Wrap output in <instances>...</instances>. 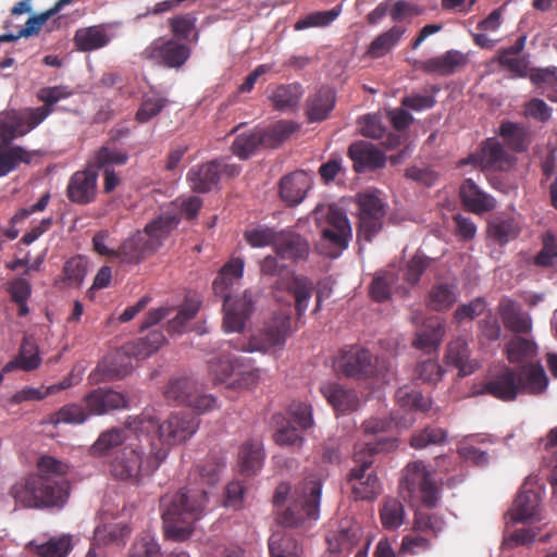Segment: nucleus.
Instances as JSON below:
<instances>
[{
	"label": "nucleus",
	"mask_w": 557,
	"mask_h": 557,
	"mask_svg": "<svg viewBox=\"0 0 557 557\" xmlns=\"http://www.w3.org/2000/svg\"><path fill=\"white\" fill-rule=\"evenodd\" d=\"M37 468L38 473L17 480L9 494L24 508H62L70 496V484L64 478L69 466L51 456H42Z\"/></svg>",
	"instance_id": "f257e3e1"
},
{
	"label": "nucleus",
	"mask_w": 557,
	"mask_h": 557,
	"mask_svg": "<svg viewBox=\"0 0 557 557\" xmlns=\"http://www.w3.org/2000/svg\"><path fill=\"white\" fill-rule=\"evenodd\" d=\"M183 490L161 498L164 535L174 541H185L194 532L195 522L203 516L207 504L209 478L199 472Z\"/></svg>",
	"instance_id": "f03ea898"
},
{
	"label": "nucleus",
	"mask_w": 557,
	"mask_h": 557,
	"mask_svg": "<svg viewBox=\"0 0 557 557\" xmlns=\"http://www.w3.org/2000/svg\"><path fill=\"white\" fill-rule=\"evenodd\" d=\"M245 261L236 257L226 262L212 283L216 296L223 300V327L226 332L240 333L255 311L252 294L245 290L240 296H232L233 289L239 285L244 273Z\"/></svg>",
	"instance_id": "7ed1b4c3"
},
{
	"label": "nucleus",
	"mask_w": 557,
	"mask_h": 557,
	"mask_svg": "<svg viewBox=\"0 0 557 557\" xmlns=\"http://www.w3.org/2000/svg\"><path fill=\"white\" fill-rule=\"evenodd\" d=\"M395 449L391 438H379L375 443H357L354 451L355 466L347 474V483L357 500H371L381 493L380 480L372 468L373 456Z\"/></svg>",
	"instance_id": "20e7f679"
},
{
	"label": "nucleus",
	"mask_w": 557,
	"mask_h": 557,
	"mask_svg": "<svg viewBox=\"0 0 557 557\" xmlns=\"http://www.w3.org/2000/svg\"><path fill=\"white\" fill-rule=\"evenodd\" d=\"M127 426L138 434L146 433L156 436L161 445H176L185 442L196 431L198 421L194 416L186 412H173L165 420L160 422L151 412L145 411L136 417H129ZM158 447L152 444L151 447ZM169 450V448L166 447Z\"/></svg>",
	"instance_id": "39448f33"
},
{
	"label": "nucleus",
	"mask_w": 557,
	"mask_h": 557,
	"mask_svg": "<svg viewBox=\"0 0 557 557\" xmlns=\"http://www.w3.org/2000/svg\"><path fill=\"white\" fill-rule=\"evenodd\" d=\"M177 218L174 215H159L143 231H137L119 246L117 260L124 263L137 264L153 255L177 227Z\"/></svg>",
	"instance_id": "423d86ee"
},
{
	"label": "nucleus",
	"mask_w": 557,
	"mask_h": 557,
	"mask_svg": "<svg viewBox=\"0 0 557 557\" xmlns=\"http://www.w3.org/2000/svg\"><path fill=\"white\" fill-rule=\"evenodd\" d=\"M166 457L168 449L164 447L152 446L144 458L139 449L125 446L112 460L111 474L117 480L137 484L157 471Z\"/></svg>",
	"instance_id": "0eeeda50"
},
{
	"label": "nucleus",
	"mask_w": 557,
	"mask_h": 557,
	"mask_svg": "<svg viewBox=\"0 0 557 557\" xmlns=\"http://www.w3.org/2000/svg\"><path fill=\"white\" fill-rule=\"evenodd\" d=\"M322 482L317 478H307L298 483L292 494L290 504L277 513V523L292 528L307 520H317L320 512Z\"/></svg>",
	"instance_id": "6e6552de"
},
{
	"label": "nucleus",
	"mask_w": 557,
	"mask_h": 557,
	"mask_svg": "<svg viewBox=\"0 0 557 557\" xmlns=\"http://www.w3.org/2000/svg\"><path fill=\"white\" fill-rule=\"evenodd\" d=\"M399 488L405 499H420L426 507H435L440 498V487L432 479L423 461H413L404 470Z\"/></svg>",
	"instance_id": "1a4fd4ad"
},
{
	"label": "nucleus",
	"mask_w": 557,
	"mask_h": 557,
	"mask_svg": "<svg viewBox=\"0 0 557 557\" xmlns=\"http://www.w3.org/2000/svg\"><path fill=\"white\" fill-rule=\"evenodd\" d=\"M165 342L160 331H152L146 337L124 344L114 355L111 367L107 369V377L121 379L133 368L132 358L146 359L154 354Z\"/></svg>",
	"instance_id": "9d476101"
},
{
	"label": "nucleus",
	"mask_w": 557,
	"mask_h": 557,
	"mask_svg": "<svg viewBox=\"0 0 557 557\" xmlns=\"http://www.w3.org/2000/svg\"><path fill=\"white\" fill-rule=\"evenodd\" d=\"M352 237L350 222L345 212L330 208L321 225L317 248L321 255L337 258L348 247Z\"/></svg>",
	"instance_id": "9b49d317"
},
{
	"label": "nucleus",
	"mask_w": 557,
	"mask_h": 557,
	"mask_svg": "<svg viewBox=\"0 0 557 557\" xmlns=\"http://www.w3.org/2000/svg\"><path fill=\"white\" fill-rule=\"evenodd\" d=\"M34 107L7 109L0 112V148L24 137L44 122L45 112Z\"/></svg>",
	"instance_id": "f8f14e48"
},
{
	"label": "nucleus",
	"mask_w": 557,
	"mask_h": 557,
	"mask_svg": "<svg viewBox=\"0 0 557 557\" xmlns=\"http://www.w3.org/2000/svg\"><path fill=\"white\" fill-rule=\"evenodd\" d=\"M358 206V242L371 243L382 231L386 215V203L372 191L357 195Z\"/></svg>",
	"instance_id": "ddd939ff"
},
{
	"label": "nucleus",
	"mask_w": 557,
	"mask_h": 557,
	"mask_svg": "<svg viewBox=\"0 0 557 557\" xmlns=\"http://www.w3.org/2000/svg\"><path fill=\"white\" fill-rule=\"evenodd\" d=\"M292 334L290 309L280 310L267 319L257 334L250 339L251 350L267 351L283 346Z\"/></svg>",
	"instance_id": "4468645a"
},
{
	"label": "nucleus",
	"mask_w": 557,
	"mask_h": 557,
	"mask_svg": "<svg viewBox=\"0 0 557 557\" xmlns=\"http://www.w3.org/2000/svg\"><path fill=\"white\" fill-rule=\"evenodd\" d=\"M166 401L185 405L199 412L209 408L206 386L194 377H176L168 382L163 389Z\"/></svg>",
	"instance_id": "2eb2a0df"
},
{
	"label": "nucleus",
	"mask_w": 557,
	"mask_h": 557,
	"mask_svg": "<svg viewBox=\"0 0 557 557\" xmlns=\"http://www.w3.org/2000/svg\"><path fill=\"white\" fill-rule=\"evenodd\" d=\"M141 58L156 65L177 69L188 60L189 48L174 38H157L145 48Z\"/></svg>",
	"instance_id": "dca6fc26"
},
{
	"label": "nucleus",
	"mask_w": 557,
	"mask_h": 557,
	"mask_svg": "<svg viewBox=\"0 0 557 557\" xmlns=\"http://www.w3.org/2000/svg\"><path fill=\"white\" fill-rule=\"evenodd\" d=\"M338 369L345 376L359 380L371 377L379 372L373 356L359 346L342 350Z\"/></svg>",
	"instance_id": "f3484780"
},
{
	"label": "nucleus",
	"mask_w": 557,
	"mask_h": 557,
	"mask_svg": "<svg viewBox=\"0 0 557 557\" xmlns=\"http://www.w3.org/2000/svg\"><path fill=\"white\" fill-rule=\"evenodd\" d=\"M359 540L360 528L350 518L332 523L325 535L327 550L333 554L351 552Z\"/></svg>",
	"instance_id": "a211bd4d"
},
{
	"label": "nucleus",
	"mask_w": 557,
	"mask_h": 557,
	"mask_svg": "<svg viewBox=\"0 0 557 557\" xmlns=\"http://www.w3.org/2000/svg\"><path fill=\"white\" fill-rule=\"evenodd\" d=\"M518 385L515 368L505 366L486 380L482 393L502 401H513L521 394Z\"/></svg>",
	"instance_id": "6ab92c4d"
},
{
	"label": "nucleus",
	"mask_w": 557,
	"mask_h": 557,
	"mask_svg": "<svg viewBox=\"0 0 557 557\" xmlns=\"http://www.w3.org/2000/svg\"><path fill=\"white\" fill-rule=\"evenodd\" d=\"M467 164L479 166L482 170H503L509 162L503 146L495 139H487L479 151L459 161V165Z\"/></svg>",
	"instance_id": "aec40b11"
},
{
	"label": "nucleus",
	"mask_w": 557,
	"mask_h": 557,
	"mask_svg": "<svg viewBox=\"0 0 557 557\" xmlns=\"http://www.w3.org/2000/svg\"><path fill=\"white\" fill-rule=\"evenodd\" d=\"M515 370L521 394L540 396L546 392L549 380L541 362H527L515 368Z\"/></svg>",
	"instance_id": "412c9836"
},
{
	"label": "nucleus",
	"mask_w": 557,
	"mask_h": 557,
	"mask_svg": "<svg viewBox=\"0 0 557 557\" xmlns=\"http://www.w3.org/2000/svg\"><path fill=\"white\" fill-rule=\"evenodd\" d=\"M98 174L89 169L75 172L67 184L66 196L77 205H88L97 196Z\"/></svg>",
	"instance_id": "4be33fe9"
},
{
	"label": "nucleus",
	"mask_w": 557,
	"mask_h": 557,
	"mask_svg": "<svg viewBox=\"0 0 557 557\" xmlns=\"http://www.w3.org/2000/svg\"><path fill=\"white\" fill-rule=\"evenodd\" d=\"M84 401L90 414L101 416L112 410L127 407L124 394L111 388L99 387L84 397Z\"/></svg>",
	"instance_id": "5701e85b"
},
{
	"label": "nucleus",
	"mask_w": 557,
	"mask_h": 557,
	"mask_svg": "<svg viewBox=\"0 0 557 557\" xmlns=\"http://www.w3.org/2000/svg\"><path fill=\"white\" fill-rule=\"evenodd\" d=\"M348 157L354 162L356 172L376 170L385 165V154L373 144L366 140L352 143L348 148Z\"/></svg>",
	"instance_id": "b1692460"
},
{
	"label": "nucleus",
	"mask_w": 557,
	"mask_h": 557,
	"mask_svg": "<svg viewBox=\"0 0 557 557\" xmlns=\"http://www.w3.org/2000/svg\"><path fill=\"white\" fill-rule=\"evenodd\" d=\"M280 290H287L294 297L297 317L301 318L313 295L314 283L307 276L293 274L276 285V292Z\"/></svg>",
	"instance_id": "393cba45"
},
{
	"label": "nucleus",
	"mask_w": 557,
	"mask_h": 557,
	"mask_svg": "<svg viewBox=\"0 0 557 557\" xmlns=\"http://www.w3.org/2000/svg\"><path fill=\"white\" fill-rule=\"evenodd\" d=\"M468 57L459 50H448L444 54L430 58L419 63V69L426 74L449 76L468 64Z\"/></svg>",
	"instance_id": "a878e982"
},
{
	"label": "nucleus",
	"mask_w": 557,
	"mask_h": 557,
	"mask_svg": "<svg viewBox=\"0 0 557 557\" xmlns=\"http://www.w3.org/2000/svg\"><path fill=\"white\" fill-rule=\"evenodd\" d=\"M531 483L532 479L528 478L513 502V506L509 511L513 522H524L533 519L539 512L541 497L539 492L529 487Z\"/></svg>",
	"instance_id": "bb28decb"
},
{
	"label": "nucleus",
	"mask_w": 557,
	"mask_h": 557,
	"mask_svg": "<svg viewBox=\"0 0 557 557\" xmlns=\"http://www.w3.org/2000/svg\"><path fill=\"white\" fill-rule=\"evenodd\" d=\"M459 195L463 207L476 214L492 211L495 206V199L484 193L472 178H467L460 185Z\"/></svg>",
	"instance_id": "cd10ccee"
},
{
	"label": "nucleus",
	"mask_w": 557,
	"mask_h": 557,
	"mask_svg": "<svg viewBox=\"0 0 557 557\" xmlns=\"http://www.w3.org/2000/svg\"><path fill=\"white\" fill-rule=\"evenodd\" d=\"M310 178L305 171H296L280 181V196L288 206L299 205L310 188Z\"/></svg>",
	"instance_id": "c85d7f7f"
},
{
	"label": "nucleus",
	"mask_w": 557,
	"mask_h": 557,
	"mask_svg": "<svg viewBox=\"0 0 557 557\" xmlns=\"http://www.w3.org/2000/svg\"><path fill=\"white\" fill-rule=\"evenodd\" d=\"M470 355L467 339L460 336L447 345L445 359L448 364L458 369L460 376H467L479 368V363Z\"/></svg>",
	"instance_id": "c756f323"
},
{
	"label": "nucleus",
	"mask_w": 557,
	"mask_h": 557,
	"mask_svg": "<svg viewBox=\"0 0 557 557\" xmlns=\"http://www.w3.org/2000/svg\"><path fill=\"white\" fill-rule=\"evenodd\" d=\"M499 314L505 327L512 332L515 335L523 336L532 332L531 317L517 309L516 304L506 299L498 306Z\"/></svg>",
	"instance_id": "7c9ffc66"
},
{
	"label": "nucleus",
	"mask_w": 557,
	"mask_h": 557,
	"mask_svg": "<svg viewBox=\"0 0 557 557\" xmlns=\"http://www.w3.org/2000/svg\"><path fill=\"white\" fill-rule=\"evenodd\" d=\"M274 250L282 259L298 261L308 258L310 247L308 242L300 235L290 232H280Z\"/></svg>",
	"instance_id": "2f4dec72"
},
{
	"label": "nucleus",
	"mask_w": 557,
	"mask_h": 557,
	"mask_svg": "<svg viewBox=\"0 0 557 557\" xmlns=\"http://www.w3.org/2000/svg\"><path fill=\"white\" fill-rule=\"evenodd\" d=\"M132 529L127 523L111 521L98 525L94 531L92 545L103 547L123 545L131 535Z\"/></svg>",
	"instance_id": "473e14b6"
},
{
	"label": "nucleus",
	"mask_w": 557,
	"mask_h": 557,
	"mask_svg": "<svg viewBox=\"0 0 557 557\" xmlns=\"http://www.w3.org/2000/svg\"><path fill=\"white\" fill-rule=\"evenodd\" d=\"M264 460L262 444L259 441L249 440L243 443L238 451V466L242 474L246 476L257 474Z\"/></svg>",
	"instance_id": "72a5a7b5"
},
{
	"label": "nucleus",
	"mask_w": 557,
	"mask_h": 557,
	"mask_svg": "<svg viewBox=\"0 0 557 557\" xmlns=\"http://www.w3.org/2000/svg\"><path fill=\"white\" fill-rule=\"evenodd\" d=\"M41 154L40 150H27L20 145L0 148V177L15 171L21 163L30 164L35 156Z\"/></svg>",
	"instance_id": "f704fd0d"
},
{
	"label": "nucleus",
	"mask_w": 557,
	"mask_h": 557,
	"mask_svg": "<svg viewBox=\"0 0 557 557\" xmlns=\"http://www.w3.org/2000/svg\"><path fill=\"white\" fill-rule=\"evenodd\" d=\"M406 33L407 27L405 25L395 24L371 41L366 54L371 59L385 57L399 44Z\"/></svg>",
	"instance_id": "c9c22d12"
},
{
	"label": "nucleus",
	"mask_w": 557,
	"mask_h": 557,
	"mask_svg": "<svg viewBox=\"0 0 557 557\" xmlns=\"http://www.w3.org/2000/svg\"><path fill=\"white\" fill-rule=\"evenodd\" d=\"M327 403L337 412H348L355 410L358 406V397L351 389H346L336 383H327L320 388Z\"/></svg>",
	"instance_id": "e433bc0d"
},
{
	"label": "nucleus",
	"mask_w": 557,
	"mask_h": 557,
	"mask_svg": "<svg viewBox=\"0 0 557 557\" xmlns=\"http://www.w3.org/2000/svg\"><path fill=\"white\" fill-rule=\"evenodd\" d=\"M335 92L330 87H321L312 95L307 104V116L310 122H321L325 120L335 106Z\"/></svg>",
	"instance_id": "4c0bfd02"
},
{
	"label": "nucleus",
	"mask_w": 557,
	"mask_h": 557,
	"mask_svg": "<svg viewBox=\"0 0 557 557\" xmlns=\"http://www.w3.org/2000/svg\"><path fill=\"white\" fill-rule=\"evenodd\" d=\"M504 354L510 363H522L537 356L539 346L532 338L513 335L506 343Z\"/></svg>",
	"instance_id": "58836bf2"
},
{
	"label": "nucleus",
	"mask_w": 557,
	"mask_h": 557,
	"mask_svg": "<svg viewBox=\"0 0 557 557\" xmlns=\"http://www.w3.org/2000/svg\"><path fill=\"white\" fill-rule=\"evenodd\" d=\"M270 557H300L301 546L287 531L272 533L268 542Z\"/></svg>",
	"instance_id": "ea45409f"
},
{
	"label": "nucleus",
	"mask_w": 557,
	"mask_h": 557,
	"mask_svg": "<svg viewBox=\"0 0 557 557\" xmlns=\"http://www.w3.org/2000/svg\"><path fill=\"white\" fill-rule=\"evenodd\" d=\"M445 334V326L437 320H430L424 327L417 332L413 346L428 352L435 351Z\"/></svg>",
	"instance_id": "a19ab883"
},
{
	"label": "nucleus",
	"mask_w": 557,
	"mask_h": 557,
	"mask_svg": "<svg viewBox=\"0 0 557 557\" xmlns=\"http://www.w3.org/2000/svg\"><path fill=\"white\" fill-rule=\"evenodd\" d=\"M29 547L39 557H67L73 549L72 536L63 534L51 537L42 544L33 541L29 543Z\"/></svg>",
	"instance_id": "79ce46f5"
},
{
	"label": "nucleus",
	"mask_w": 557,
	"mask_h": 557,
	"mask_svg": "<svg viewBox=\"0 0 557 557\" xmlns=\"http://www.w3.org/2000/svg\"><path fill=\"white\" fill-rule=\"evenodd\" d=\"M40 357L36 345L28 338H24L17 357L9 361L4 367V372H11L15 369L33 371L40 366Z\"/></svg>",
	"instance_id": "37998d69"
},
{
	"label": "nucleus",
	"mask_w": 557,
	"mask_h": 557,
	"mask_svg": "<svg viewBox=\"0 0 557 557\" xmlns=\"http://www.w3.org/2000/svg\"><path fill=\"white\" fill-rule=\"evenodd\" d=\"M301 97V87L298 84L277 85L269 96L275 110H293L299 103Z\"/></svg>",
	"instance_id": "c03bdc74"
},
{
	"label": "nucleus",
	"mask_w": 557,
	"mask_h": 557,
	"mask_svg": "<svg viewBox=\"0 0 557 557\" xmlns=\"http://www.w3.org/2000/svg\"><path fill=\"white\" fill-rule=\"evenodd\" d=\"M446 521L444 516L437 512L417 510L413 519V531L426 534L433 539L444 531Z\"/></svg>",
	"instance_id": "a18cd8bd"
},
{
	"label": "nucleus",
	"mask_w": 557,
	"mask_h": 557,
	"mask_svg": "<svg viewBox=\"0 0 557 557\" xmlns=\"http://www.w3.org/2000/svg\"><path fill=\"white\" fill-rule=\"evenodd\" d=\"M199 308L200 300L196 296L186 297L184 304L180 306L175 317L168 321V332L171 334L183 333L187 323L198 313Z\"/></svg>",
	"instance_id": "49530a36"
},
{
	"label": "nucleus",
	"mask_w": 557,
	"mask_h": 557,
	"mask_svg": "<svg viewBox=\"0 0 557 557\" xmlns=\"http://www.w3.org/2000/svg\"><path fill=\"white\" fill-rule=\"evenodd\" d=\"M74 41L78 50L91 51L107 46L110 38L100 27L91 26L78 29L74 36Z\"/></svg>",
	"instance_id": "de8ad7c7"
},
{
	"label": "nucleus",
	"mask_w": 557,
	"mask_h": 557,
	"mask_svg": "<svg viewBox=\"0 0 557 557\" xmlns=\"http://www.w3.org/2000/svg\"><path fill=\"white\" fill-rule=\"evenodd\" d=\"M169 103V100L157 92L145 94L140 106L135 114V120L140 123H147L156 117Z\"/></svg>",
	"instance_id": "09e8293b"
},
{
	"label": "nucleus",
	"mask_w": 557,
	"mask_h": 557,
	"mask_svg": "<svg viewBox=\"0 0 557 557\" xmlns=\"http://www.w3.org/2000/svg\"><path fill=\"white\" fill-rule=\"evenodd\" d=\"M196 16L191 13L175 15L169 18V26L174 39L195 41L198 38L196 28Z\"/></svg>",
	"instance_id": "8fccbe9b"
},
{
	"label": "nucleus",
	"mask_w": 557,
	"mask_h": 557,
	"mask_svg": "<svg viewBox=\"0 0 557 557\" xmlns=\"http://www.w3.org/2000/svg\"><path fill=\"white\" fill-rule=\"evenodd\" d=\"M457 300L456 285L437 283L429 293V306L436 311L449 309Z\"/></svg>",
	"instance_id": "3c124183"
},
{
	"label": "nucleus",
	"mask_w": 557,
	"mask_h": 557,
	"mask_svg": "<svg viewBox=\"0 0 557 557\" xmlns=\"http://www.w3.org/2000/svg\"><path fill=\"white\" fill-rule=\"evenodd\" d=\"M298 125L292 121H278L265 129H261L263 135V147L275 148L289 138Z\"/></svg>",
	"instance_id": "603ef678"
},
{
	"label": "nucleus",
	"mask_w": 557,
	"mask_h": 557,
	"mask_svg": "<svg viewBox=\"0 0 557 557\" xmlns=\"http://www.w3.org/2000/svg\"><path fill=\"white\" fill-rule=\"evenodd\" d=\"M380 518L384 529H398L405 519L404 505L396 498H386L380 508Z\"/></svg>",
	"instance_id": "864d4df0"
},
{
	"label": "nucleus",
	"mask_w": 557,
	"mask_h": 557,
	"mask_svg": "<svg viewBox=\"0 0 557 557\" xmlns=\"http://www.w3.org/2000/svg\"><path fill=\"white\" fill-rule=\"evenodd\" d=\"M72 95V90L66 86L44 87L37 92V99L44 102V104L40 107H34V109H40L39 111L45 112V121L54 111L55 103L71 97Z\"/></svg>",
	"instance_id": "5fc2aeb1"
},
{
	"label": "nucleus",
	"mask_w": 557,
	"mask_h": 557,
	"mask_svg": "<svg viewBox=\"0 0 557 557\" xmlns=\"http://www.w3.org/2000/svg\"><path fill=\"white\" fill-rule=\"evenodd\" d=\"M7 292L11 300L17 305V315L26 317L29 313L27 300L32 294V286L25 278L18 277L8 283Z\"/></svg>",
	"instance_id": "6e6d98bb"
},
{
	"label": "nucleus",
	"mask_w": 557,
	"mask_h": 557,
	"mask_svg": "<svg viewBox=\"0 0 557 557\" xmlns=\"http://www.w3.org/2000/svg\"><path fill=\"white\" fill-rule=\"evenodd\" d=\"M126 436L122 429L113 428L102 432L95 444L91 446L90 451L95 457H102L110 453L111 449L122 445Z\"/></svg>",
	"instance_id": "4d7b16f0"
},
{
	"label": "nucleus",
	"mask_w": 557,
	"mask_h": 557,
	"mask_svg": "<svg viewBox=\"0 0 557 557\" xmlns=\"http://www.w3.org/2000/svg\"><path fill=\"white\" fill-rule=\"evenodd\" d=\"M201 200L197 196L180 197L175 199L170 208L161 215H174L177 218V225L183 218L194 219L201 208Z\"/></svg>",
	"instance_id": "13d9d810"
},
{
	"label": "nucleus",
	"mask_w": 557,
	"mask_h": 557,
	"mask_svg": "<svg viewBox=\"0 0 557 557\" xmlns=\"http://www.w3.org/2000/svg\"><path fill=\"white\" fill-rule=\"evenodd\" d=\"M260 146L263 147V135L261 129L238 135L232 145L233 153L240 159H247Z\"/></svg>",
	"instance_id": "bf43d9fd"
},
{
	"label": "nucleus",
	"mask_w": 557,
	"mask_h": 557,
	"mask_svg": "<svg viewBox=\"0 0 557 557\" xmlns=\"http://www.w3.org/2000/svg\"><path fill=\"white\" fill-rule=\"evenodd\" d=\"M127 557H161V548L153 535L144 532L131 545Z\"/></svg>",
	"instance_id": "052dcab7"
},
{
	"label": "nucleus",
	"mask_w": 557,
	"mask_h": 557,
	"mask_svg": "<svg viewBox=\"0 0 557 557\" xmlns=\"http://www.w3.org/2000/svg\"><path fill=\"white\" fill-rule=\"evenodd\" d=\"M557 260V238L555 234L547 231L542 236V248L534 256L533 264L540 268L553 267Z\"/></svg>",
	"instance_id": "680f3d73"
},
{
	"label": "nucleus",
	"mask_w": 557,
	"mask_h": 557,
	"mask_svg": "<svg viewBox=\"0 0 557 557\" xmlns=\"http://www.w3.org/2000/svg\"><path fill=\"white\" fill-rule=\"evenodd\" d=\"M520 234V227L511 219L496 220L488 225V235L499 245H505Z\"/></svg>",
	"instance_id": "e2e57ef3"
},
{
	"label": "nucleus",
	"mask_w": 557,
	"mask_h": 557,
	"mask_svg": "<svg viewBox=\"0 0 557 557\" xmlns=\"http://www.w3.org/2000/svg\"><path fill=\"white\" fill-rule=\"evenodd\" d=\"M280 233L274 228L259 225L257 227L246 230L244 233L245 240L255 248L273 246L275 248Z\"/></svg>",
	"instance_id": "0e129e2a"
},
{
	"label": "nucleus",
	"mask_w": 557,
	"mask_h": 557,
	"mask_svg": "<svg viewBox=\"0 0 557 557\" xmlns=\"http://www.w3.org/2000/svg\"><path fill=\"white\" fill-rule=\"evenodd\" d=\"M341 13V5L335 7L329 11H318L308 14L304 18L295 23L296 30H302L309 27H323L331 24Z\"/></svg>",
	"instance_id": "69168bd1"
},
{
	"label": "nucleus",
	"mask_w": 557,
	"mask_h": 557,
	"mask_svg": "<svg viewBox=\"0 0 557 557\" xmlns=\"http://www.w3.org/2000/svg\"><path fill=\"white\" fill-rule=\"evenodd\" d=\"M425 12L424 7L407 0H391V20L401 25L400 23L412 17L420 16Z\"/></svg>",
	"instance_id": "338daca9"
},
{
	"label": "nucleus",
	"mask_w": 557,
	"mask_h": 557,
	"mask_svg": "<svg viewBox=\"0 0 557 557\" xmlns=\"http://www.w3.org/2000/svg\"><path fill=\"white\" fill-rule=\"evenodd\" d=\"M128 161V154L123 149L103 146L95 154V165L98 169H110L112 165H123Z\"/></svg>",
	"instance_id": "774afa93"
}]
</instances>
